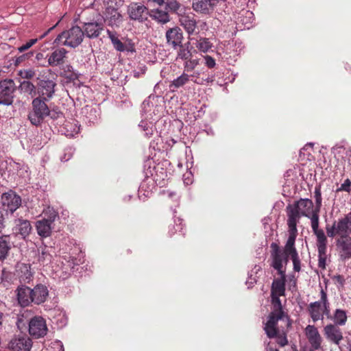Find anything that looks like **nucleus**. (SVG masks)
Returning <instances> with one entry per match:
<instances>
[{
    "label": "nucleus",
    "mask_w": 351,
    "mask_h": 351,
    "mask_svg": "<svg viewBox=\"0 0 351 351\" xmlns=\"http://www.w3.org/2000/svg\"><path fill=\"white\" fill-rule=\"evenodd\" d=\"M327 235L336 238V245L342 259L351 257V213L326 227Z\"/></svg>",
    "instance_id": "nucleus-1"
},
{
    "label": "nucleus",
    "mask_w": 351,
    "mask_h": 351,
    "mask_svg": "<svg viewBox=\"0 0 351 351\" xmlns=\"http://www.w3.org/2000/svg\"><path fill=\"white\" fill-rule=\"evenodd\" d=\"M47 100L41 97H35L32 101V108L29 111L27 119L34 126H40L47 117L56 119L62 115L61 112L51 114V111L47 104Z\"/></svg>",
    "instance_id": "nucleus-2"
},
{
    "label": "nucleus",
    "mask_w": 351,
    "mask_h": 351,
    "mask_svg": "<svg viewBox=\"0 0 351 351\" xmlns=\"http://www.w3.org/2000/svg\"><path fill=\"white\" fill-rule=\"evenodd\" d=\"M319 213L314 210V213L308 217L311 219V225L313 234L317 238V247L318 251V267L322 269L326 268V249L327 237L322 229L319 228Z\"/></svg>",
    "instance_id": "nucleus-3"
},
{
    "label": "nucleus",
    "mask_w": 351,
    "mask_h": 351,
    "mask_svg": "<svg viewBox=\"0 0 351 351\" xmlns=\"http://www.w3.org/2000/svg\"><path fill=\"white\" fill-rule=\"evenodd\" d=\"M287 213L288 227H291V223H292L295 228H297V223L301 216L309 217L314 213L313 203L310 199L301 198L293 205H288Z\"/></svg>",
    "instance_id": "nucleus-4"
},
{
    "label": "nucleus",
    "mask_w": 351,
    "mask_h": 351,
    "mask_svg": "<svg viewBox=\"0 0 351 351\" xmlns=\"http://www.w3.org/2000/svg\"><path fill=\"white\" fill-rule=\"evenodd\" d=\"M84 37V34L82 29L75 25L60 34L54 40L53 43L57 45H65L75 48L82 43Z\"/></svg>",
    "instance_id": "nucleus-5"
},
{
    "label": "nucleus",
    "mask_w": 351,
    "mask_h": 351,
    "mask_svg": "<svg viewBox=\"0 0 351 351\" xmlns=\"http://www.w3.org/2000/svg\"><path fill=\"white\" fill-rule=\"evenodd\" d=\"M270 248V266L276 269L278 274H283V273H285L284 267L288 263V258H287L286 254H284L278 243H271Z\"/></svg>",
    "instance_id": "nucleus-6"
},
{
    "label": "nucleus",
    "mask_w": 351,
    "mask_h": 351,
    "mask_svg": "<svg viewBox=\"0 0 351 351\" xmlns=\"http://www.w3.org/2000/svg\"><path fill=\"white\" fill-rule=\"evenodd\" d=\"M16 86L14 80L6 79L0 81V104L10 106L14 101Z\"/></svg>",
    "instance_id": "nucleus-7"
},
{
    "label": "nucleus",
    "mask_w": 351,
    "mask_h": 351,
    "mask_svg": "<svg viewBox=\"0 0 351 351\" xmlns=\"http://www.w3.org/2000/svg\"><path fill=\"white\" fill-rule=\"evenodd\" d=\"M286 318L289 320V316L287 314H280L278 313L271 312L268 317L267 321L264 324L263 329L269 339H273L277 336V332L279 331L277 324L279 320L284 319Z\"/></svg>",
    "instance_id": "nucleus-8"
},
{
    "label": "nucleus",
    "mask_w": 351,
    "mask_h": 351,
    "mask_svg": "<svg viewBox=\"0 0 351 351\" xmlns=\"http://www.w3.org/2000/svg\"><path fill=\"white\" fill-rule=\"evenodd\" d=\"M47 332V327L45 320L39 316L32 318L29 323V335L36 338L44 337Z\"/></svg>",
    "instance_id": "nucleus-9"
},
{
    "label": "nucleus",
    "mask_w": 351,
    "mask_h": 351,
    "mask_svg": "<svg viewBox=\"0 0 351 351\" xmlns=\"http://www.w3.org/2000/svg\"><path fill=\"white\" fill-rule=\"evenodd\" d=\"M3 208L7 212L14 213L21 204V198L15 192L10 191L1 195Z\"/></svg>",
    "instance_id": "nucleus-10"
},
{
    "label": "nucleus",
    "mask_w": 351,
    "mask_h": 351,
    "mask_svg": "<svg viewBox=\"0 0 351 351\" xmlns=\"http://www.w3.org/2000/svg\"><path fill=\"white\" fill-rule=\"evenodd\" d=\"M56 83L51 80H40L36 85L37 97L49 101L55 93Z\"/></svg>",
    "instance_id": "nucleus-11"
},
{
    "label": "nucleus",
    "mask_w": 351,
    "mask_h": 351,
    "mask_svg": "<svg viewBox=\"0 0 351 351\" xmlns=\"http://www.w3.org/2000/svg\"><path fill=\"white\" fill-rule=\"evenodd\" d=\"M291 227H289V237L282 252L284 254H286L287 258L290 257L291 259L293 257L298 256V253L295 245L298 230L297 228L294 227L293 224L291 223Z\"/></svg>",
    "instance_id": "nucleus-12"
},
{
    "label": "nucleus",
    "mask_w": 351,
    "mask_h": 351,
    "mask_svg": "<svg viewBox=\"0 0 351 351\" xmlns=\"http://www.w3.org/2000/svg\"><path fill=\"white\" fill-rule=\"evenodd\" d=\"M128 12L132 20L143 22L147 19L148 10L143 4L132 3L128 6Z\"/></svg>",
    "instance_id": "nucleus-13"
},
{
    "label": "nucleus",
    "mask_w": 351,
    "mask_h": 351,
    "mask_svg": "<svg viewBox=\"0 0 351 351\" xmlns=\"http://www.w3.org/2000/svg\"><path fill=\"white\" fill-rule=\"evenodd\" d=\"M167 44L173 49H176L182 45L183 34L182 29L178 27L169 28L165 34Z\"/></svg>",
    "instance_id": "nucleus-14"
},
{
    "label": "nucleus",
    "mask_w": 351,
    "mask_h": 351,
    "mask_svg": "<svg viewBox=\"0 0 351 351\" xmlns=\"http://www.w3.org/2000/svg\"><path fill=\"white\" fill-rule=\"evenodd\" d=\"M104 29V23L101 21H90L83 23V32L84 36L88 38H97Z\"/></svg>",
    "instance_id": "nucleus-15"
},
{
    "label": "nucleus",
    "mask_w": 351,
    "mask_h": 351,
    "mask_svg": "<svg viewBox=\"0 0 351 351\" xmlns=\"http://www.w3.org/2000/svg\"><path fill=\"white\" fill-rule=\"evenodd\" d=\"M32 346V340L27 337L14 338L9 343V348L12 351H30Z\"/></svg>",
    "instance_id": "nucleus-16"
},
{
    "label": "nucleus",
    "mask_w": 351,
    "mask_h": 351,
    "mask_svg": "<svg viewBox=\"0 0 351 351\" xmlns=\"http://www.w3.org/2000/svg\"><path fill=\"white\" fill-rule=\"evenodd\" d=\"M324 331L327 339L335 344L339 345L340 341L343 339V335L338 326L332 324H328L324 327Z\"/></svg>",
    "instance_id": "nucleus-17"
},
{
    "label": "nucleus",
    "mask_w": 351,
    "mask_h": 351,
    "mask_svg": "<svg viewBox=\"0 0 351 351\" xmlns=\"http://www.w3.org/2000/svg\"><path fill=\"white\" fill-rule=\"evenodd\" d=\"M32 302L40 304L43 303L49 295V291L45 285H37L34 289H31Z\"/></svg>",
    "instance_id": "nucleus-18"
},
{
    "label": "nucleus",
    "mask_w": 351,
    "mask_h": 351,
    "mask_svg": "<svg viewBox=\"0 0 351 351\" xmlns=\"http://www.w3.org/2000/svg\"><path fill=\"white\" fill-rule=\"evenodd\" d=\"M180 25L184 27L187 34L191 36L195 33L197 21L193 14H185L180 17Z\"/></svg>",
    "instance_id": "nucleus-19"
},
{
    "label": "nucleus",
    "mask_w": 351,
    "mask_h": 351,
    "mask_svg": "<svg viewBox=\"0 0 351 351\" xmlns=\"http://www.w3.org/2000/svg\"><path fill=\"white\" fill-rule=\"evenodd\" d=\"M306 335L314 350H318L321 346V337L317 329L311 325H308L306 328Z\"/></svg>",
    "instance_id": "nucleus-20"
},
{
    "label": "nucleus",
    "mask_w": 351,
    "mask_h": 351,
    "mask_svg": "<svg viewBox=\"0 0 351 351\" xmlns=\"http://www.w3.org/2000/svg\"><path fill=\"white\" fill-rule=\"evenodd\" d=\"M104 20L111 26H118L122 21V16L118 10L111 5L106 7L104 12Z\"/></svg>",
    "instance_id": "nucleus-21"
},
{
    "label": "nucleus",
    "mask_w": 351,
    "mask_h": 351,
    "mask_svg": "<svg viewBox=\"0 0 351 351\" xmlns=\"http://www.w3.org/2000/svg\"><path fill=\"white\" fill-rule=\"evenodd\" d=\"M17 300L20 306H27L32 302L31 289L26 286L19 287L16 289Z\"/></svg>",
    "instance_id": "nucleus-22"
},
{
    "label": "nucleus",
    "mask_w": 351,
    "mask_h": 351,
    "mask_svg": "<svg viewBox=\"0 0 351 351\" xmlns=\"http://www.w3.org/2000/svg\"><path fill=\"white\" fill-rule=\"evenodd\" d=\"M68 51L64 48H59L53 51L48 58V63L51 66H57L64 64Z\"/></svg>",
    "instance_id": "nucleus-23"
},
{
    "label": "nucleus",
    "mask_w": 351,
    "mask_h": 351,
    "mask_svg": "<svg viewBox=\"0 0 351 351\" xmlns=\"http://www.w3.org/2000/svg\"><path fill=\"white\" fill-rule=\"evenodd\" d=\"M215 5L213 0H197L192 4L193 9L197 12L209 14Z\"/></svg>",
    "instance_id": "nucleus-24"
},
{
    "label": "nucleus",
    "mask_w": 351,
    "mask_h": 351,
    "mask_svg": "<svg viewBox=\"0 0 351 351\" xmlns=\"http://www.w3.org/2000/svg\"><path fill=\"white\" fill-rule=\"evenodd\" d=\"M280 278L273 280L271 289V293L277 295H285L286 274H279Z\"/></svg>",
    "instance_id": "nucleus-25"
},
{
    "label": "nucleus",
    "mask_w": 351,
    "mask_h": 351,
    "mask_svg": "<svg viewBox=\"0 0 351 351\" xmlns=\"http://www.w3.org/2000/svg\"><path fill=\"white\" fill-rule=\"evenodd\" d=\"M52 223H49L47 220H38L36 223L37 233L42 237H47L51 234Z\"/></svg>",
    "instance_id": "nucleus-26"
},
{
    "label": "nucleus",
    "mask_w": 351,
    "mask_h": 351,
    "mask_svg": "<svg viewBox=\"0 0 351 351\" xmlns=\"http://www.w3.org/2000/svg\"><path fill=\"white\" fill-rule=\"evenodd\" d=\"M16 228L18 233L20 234L23 239L27 237L32 231L30 222L27 219H18L16 220Z\"/></svg>",
    "instance_id": "nucleus-27"
},
{
    "label": "nucleus",
    "mask_w": 351,
    "mask_h": 351,
    "mask_svg": "<svg viewBox=\"0 0 351 351\" xmlns=\"http://www.w3.org/2000/svg\"><path fill=\"white\" fill-rule=\"evenodd\" d=\"M308 311L313 322L323 319L320 300L311 302L308 306Z\"/></svg>",
    "instance_id": "nucleus-28"
},
{
    "label": "nucleus",
    "mask_w": 351,
    "mask_h": 351,
    "mask_svg": "<svg viewBox=\"0 0 351 351\" xmlns=\"http://www.w3.org/2000/svg\"><path fill=\"white\" fill-rule=\"evenodd\" d=\"M190 80V75L183 72L181 75L174 79L170 84L169 88L172 91H176L177 89L184 86Z\"/></svg>",
    "instance_id": "nucleus-29"
},
{
    "label": "nucleus",
    "mask_w": 351,
    "mask_h": 351,
    "mask_svg": "<svg viewBox=\"0 0 351 351\" xmlns=\"http://www.w3.org/2000/svg\"><path fill=\"white\" fill-rule=\"evenodd\" d=\"M10 238L9 235L0 237V259H4L10 250Z\"/></svg>",
    "instance_id": "nucleus-30"
},
{
    "label": "nucleus",
    "mask_w": 351,
    "mask_h": 351,
    "mask_svg": "<svg viewBox=\"0 0 351 351\" xmlns=\"http://www.w3.org/2000/svg\"><path fill=\"white\" fill-rule=\"evenodd\" d=\"M284 295H277L271 293V311L272 313H278L282 314H287L282 308L280 296Z\"/></svg>",
    "instance_id": "nucleus-31"
},
{
    "label": "nucleus",
    "mask_w": 351,
    "mask_h": 351,
    "mask_svg": "<svg viewBox=\"0 0 351 351\" xmlns=\"http://www.w3.org/2000/svg\"><path fill=\"white\" fill-rule=\"evenodd\" d=\"M107 34L112 42V44L113 45L114 48L117 51L122 52L126 50L125 45L117 36L116 32L107 29Z\"/></svg>",
    "instance_id": "nucleus-32"
},
{
    "label": "nucleus",
    "mask_w": 351,
    "mask_h": 351,
    "mask_svg": "<svg viewBox=\"0 0 351 351\" xmlns=\"http://www.w3.org/2000/svg\"><path fill=\"white\" fill-rule=\"evenodd\" d=\"M179 49L177 52L176 60H182L185 62L188 59H189L192 56V53L189 47V43L187 45H181L178 47Z\"/></svg>",
    "instance_id": "nucleus-33"
},
{
    "label": "nucleus",
    "mask_w": 351,
    "mask_h": 351,
    "mask_svg": "<svg viewBox=\"0 0 351 351\" xmlns=\"http://www.w3.org/2000/svg\"><path fill=\"white\" fill-rule=\"evenodd\" d=\"M334 322V325H344L347 321V315L346 311L341 309H337L333 315L329 317Z\"/></svg>",
    "instance_id": "nucleus-34"
},
{
    "label": "nucleus",
    "mask_w": 351,
    "mask_h": 351,
    "mask_svg": "<svg viewBox=\"0 0 351 351\" xmlns=\"http://www.w3.org/2000/svg\"><path fill=\"white\" fill-rule=\"evenodd\" d=\"M212 47L213 44L208 38L201 37L197 40L196 47L202 52H207Z\"/></svg>",
    "instance_id": "nucleus-35"
},
{
    "label": "nucleus",
    "mask_w": 351,
    "mask_h": 351,
    "mask_svg": "<svg viewBox=\"0 0 351 351\" xmlns=\"http://www.w3.org/2000/svg\"><path fill=\"white\" fill-rule=\"evenodd\" d=\"M43 213L45 217L43 219L47 220V221L51 223H53L58 217V212H56L53 208L50 206L44 209Z\"/></svg>",
    "instance_id": "nucleus-36"
},
{
    "label": "nucleus",
    "mask_w": 351,
    "mask_h": 351,
    "mask_svg": "<svg viewBox=\"0 0 351 351\" xmlns=\"http://www.w3.org/2000/svg\"><path fill=\"white\" fill-rule=\"evenodd\" d=\"M320 302L321 305L323 304V313L327 316L328 318L330 317V304L327 298V294L323 289L320 291Z\"/></svg>",
    "instance_id": "nucleus-37"
},
{
    "label": "nucleus",
    "mask_w": 351,
    "mask_h": 351,
    "mask_svg": "<svg viewBox=\"0 0 351 351\" xmlns=\"http://www.w3.org/2000/svg\"><path fill=\"white\" fill-rule=\"evenodd\" d=\"M19 89L21 92L28 93L29 95H34L36 93V86L29 81H23L21 82Z\"/></svg>",
    "instance_id": "nucleus-38"
},
{
    "label": "nucleus",
    "mask_w": 351,
    "mask_h": 351,
    "mask_svg": "<svg viewBox=\"0 0 351 351\" xmlns=\"http://www.w3.org/2000/svg\"><path fill=\"white\" fill-rule=\"evenodd\" d=\"M153 13V16L158 22L166 23L169 21V16L167 12L157 9L154 10Z\"/></svg>",
    "instance_id": "nucleus-39"
},
{
    "label": "nucleus",
    "mask_w": 351,
    "mask_h": 351,
    "mask_svg": "<svg viewBox=\"0 0 351 351\" xmlns=\"http://www.w3.org/2000/svg\"><path fill=\"white\" fill-rule=\"evenodd\" d=\"M314 198L315 201V207L314 208V210L320 211V208L322 207V198L321 186L319 184L315 186V187Z\"/></svg>",
    "instance_id": "nucleus-40"
},
{
    "label": "nucleus",
    "mask_w": 351,
    "mask_h": 351,
    "mask_svg": "<svg viewBox=\"0 0 351 351\" xmlns=\"http://www.w3.org/2000/svg\"><path fill=\"white\" fill-rule=\"evenodd\" d=\"M63 75L66 78L69 80H76L78 77V75L73 70V68L70 64H66L62 67Z\"/></svg>",
    "instance_id": "nucleus-41"
},
{
    "label": "nucleus",
    "mask_w": 351,
    "mask_h": 351,
    "mask_svg": "<svg viewBox=\"0 0 351 351\" xmlns=\"http://www.w3.org/2000/svg\"><path fill=\"white\" fill-rule=\"evenodd\" d=\"M199 64V59L193 58V56L184 62V72L192 71Z\"/></svg>",
    "instance_id": "nucleus-42"
},
{
    "label": "nucleus",
    "mask_w": 351,
    "mask_h": 351,
    "mask_svg": "<svg viewBox=\"0 0 351 351\" xmlns=\"http://www.w3.org/2000/svg\"><path fill=\"white\" fill-rule=\"evenodd\" d=\"M159 167H157L155 169H156V175H155V177H154V180H155V182L158 184H165V180H166L167 177V173L165 171H164L163 168H160V175L159 176L158 175V172H159Z\"/></svg>",
    "instance_id": "nucleus-43"
},
{
    "label": "nucleus",
    "mask_w": 351,
    "mask_h": 351,
    "mask_svg": "<svg viewBox=\"0 0 351 351\" xmlns=\"http://www.w3.org/2000/svg\"><path fill=\"white\" fill-rule=\"evenodd\" d=\"M180 7V4L176 0H167L165 3V9L169 12H177Z\"/></svg>",
    "instance_id": "nucleus-44"
},
{
    "label": "nucleus",
    "mask_w": 351,
    "mask_h": 351,
    "mask_svg": "<svg viewBox=\"0 0 351 351\" xmlns=\"http://www.w3.org/2000/svg\"><path fill=\"white\" fill-rule=\"evenodd\" d=\"M74 151L75 149L72 147L65 148L62 156H60L61 161L66 162L70 160L74 154Z\"/></svg>",
    "instance_id": "nucleus-45"
},
{
    "label": "nucleus",
    "mask_w": 351,
    "mask_h": 351,
    "mask_svg": "<svg viewBox=\"0 0 351 351\" xmlns=\"http://www.w3.org/2000/svg\"><path fill=\"white\" fill-rule=\"evenodd\" d=\"M274 338H276L277 343L281 347H284L288 344V339L285 332L279 333L278 331L277 332V336Z\"/></svg>",
    "instance_id": "nucleus-46"
},
{
    "label": "nucleus",
    "mask_w": 351,
    "mask_h": 351,
    "mask_svg": "<svg viewBox=\"0 0 351 351\" xmlns=\"http://www.w3.org/2000/svg\"><path fill=\"white\" fill-rule=\"evenodd\" d=\"M38 41V38L31 39L28 42H27L25 44L23 45L22 46L19 47L18 48V50L19 52H23L28 49H29L32 46H33L34 44H36Z\"/></svg>",
    "instance_id": "nucleus-47"
},
{
    "label": "nucleus",
    "mask_w": 351,
    "mask_h": 351,
    "mask_svg": "<svg viewBox=\"0 0 351 351\" xmlns=\"http://www.w3.org/2000/svg\"><path fill=\"white\" fill-rule=\"evenodd\" d=\"M351 190V181L348 178L340 186V187L337 188L336 191H347L350 192Z\"/></svg>",
    "instance_id": "nucleus-48"
},
{
    "label": "nucleus",
    "mask_w": 351,
    "mask_h": 351,
    "mask_svg": "<svg viewBox=\"0 0 351 351\" xmlns=\"http://www.w3.org/2000/svg\"><path fill=\"white\" fill-rule=\"evenodd\" d=\"M19 75L23 79L29 80L35 75V72L32 69L20 71Z\"/></svg>",
    "instance_id": "nucleus-49"
},
{
    "label": "nucleus",
    "mask_w": 351,
    "mask_h": 351,
    "mask_svg": "<svg viewBox=\"0 0 351 351\" xmlns=\"http://www.w3.org/2000/svg\"><path fill=\"white\" fill-rule=\"evenodd\" d=\"M204 58L205 60V64L207 67L210 69L215 67L216 63L215 59L213 57L206 55L204 57Z\"/></svg>",
    "instance_id": "nucleus-50"
},
{
    "label": "nucleus",
    "mask_w": 351,
    "mask_h": 351,
    "mask_svg": "<svg viewBox=\"0 0 351 351\" xmlns=\"http://www.w3.org/2000/svg\"><path fill=\"white\" fill-rule=\"evenodd\" d=\"M291 261L293 262V270L295 271H298L299 272L301 269V262H300V259L299 258V256H297L295 257H293L291 258Z\"/></svg>",
    "instance_id": "nucleus-51"
},
{
    "label": "nucleus",
    "mask_w": 351,
    "mask_h": 351,
    "mask_svg": "<svg viewBox=\"0 0 351 351\" xmlns=\"http://www.w3.org/2000/svg\"><path fill=\"white\" fill-rule=\"evenodd\" d=\"M84 110H85V111L86 112V113H89V114H90V116L94 115V116H95V117L96 118V117H97V116H96L97 110H96V109H95V108H89V107L86 106V107L84 108ZM87 118L88 119V121H91V122H93V121H94V120L95 119L92 118L91 117H87Z\"/></svg>",
    "instance_id": "nucleus-52"
},
{
    "label": "nucleus",
    "mask_w": 351,
    "mask_h": 351,
    "mask_svg": "<svg viewBox=\"0 0 351 351\" xmlns=\"http://www.w3.org/2000/svg\"><path fill=\"white\" fill-rule=\"evenodd\" d=\"M51 348L57 351H64L63 345L61 341H57L52 343Z\"/></svg>",
    "instance_id": "nucleus-53"
},
{
    "label": "nucleus",
    "mask_w": 351,
    "mask_h": 351,
    "mask_svg": "<svg viewBox=\"0 0 351 351\" xmlns=\"http://www.w3.org/2000/svg\"><path fill=\"white\" fill-rule=\"evenodd\" d=\"M138 127L141 128L142 129V130L147 131L152 126H151V123H148L146 121H142L139 123Z\"/></svg>",
    "instance_id": "nucleus-54"
},
{
    "label": "nucleus",
    "mask_w": 351,
    "mask_h": 351,
    "mask_svg": "<svg viewBox=\"0 0 351 351\" xmlns=\"http://www.w3.org/2000/svg\"><path fill=\"white\" fill-rule=\"evenodd\" d=\"M4 217L1 211H0V232L4 228Z\"/></svg>",
    "instance_id": "nucleus-55"
},
{
    "label": "nucleus",
    "mask_w": 351,
    "mask_h": 351,
    "mask_svg": "<svg viewBox=\"0 0 351 351\" xmlns=\"http://www.w3.org/2000/svg\"><path fill=\"white\" fill-rule=\"evenodd\" d=\"M145 136L147 138H150L153 135V132H154L152 126L151 128H149V130H147V131H145Z\"/></svg>",
    "instance_id": "nucleus-56"
},
{
    "label": "nucleus",
    "mask_w": 351,
    "mask_h": 351,
    "mask_svg": "<svg viewBox=\"0 0 351 351\" xmlns=\"http://www.w3.org/2000/svg\"><path fill=\"white\" fill-rule=\"evenodd\" d=\"M80 132V127H78L76 124H75V128L73 129V131H71V132L68 133L67 135L73 136L74 134H78Z\"/></svg>",
    "instance_id": "nucleus-57"
},
{
    "label": "nucleus",
    "mask_w": 351,
    "mask_h": 351,
    "mask_svg": "<svg viewBox=\"0 0 351 351\" xmlns=\"http://www.w3.org/2000/svg\"><path fill=\"white\" fill-rule=\"evenodd\" d=\"M10 275V273L6 272L5 270H3L2 275H1V280L2 281H8V276Z\"/></svg>",
    "instance_id": "nucleus-58"
},
{
    "label": "nucleus",
    "mask_w": 351,
    "mask_h": 351,
    "mask_svg": "<svg viewBox=\"0 0 351 351\" xmlns=\"http://www.w3.org/2000/svg\"><path fill=\"white\" fill-rule=\"evenodd\" d=\"M58 25V23H56L54 26H53L52 27L49 28L46 32H45L43 35L40 36V38L39 39H42L45 36H46L48 33L51 30L53 29L56 25Z\"/></svg>",
    "instance_id": "nucleus-59"
},
{
    "label": "nucleus",
    "mask_w": 351,
    "mask_h": 351,
    "mask_svg": "<svg viewBox=\"0 0 351 351\" xmlns=\"http://www.w3.org/2000/svg\"><path fill=\"white\" fill-rule=\"evenodd\" d=\"M43 54L42 53H38L36 55V59L37 60H40L43 58Z\"/></svg>",
    "instance_id": "nucleus-60"
},
{
    "label": "nucleus",
    "mask_w": 351,
    "mask_h": 351,
    "mask_svg": "<svg viewBox=\"0 0 351 351\" xmlns=\"http://www.w3.org/2000/svg\"><path fill=\"white\" fill-rule=\"evenodd\" d=\"M206 83L213 82L214 81V77L212 76L210 77H207L206 79L204 80Z\"/></svg>",
    "instance_id": "nucleus-61"
},
{
    "label": "nucleus",
    "mask_w": 351,
    "mask_h": 351,
    "mask_svg": "<svg viewBox=\"0 0 351 351\" xmlns=\"http://www.w3.org/2000/svg\"><path fill=\"white\" fill-rule=\"evenodd\" d=\"M266 351H278V350L274 349L273 348H268L266 349Z\"/></svg>",
    "instance_id": "nucleus-62"
},
{
    "label": "nucleus",
    "mask_w": 351,
    "mask_h": 351,
    "mask_svg": "<svg viewBox=\"0 0 351 351\" xmlns=\"http://www.w3.org/2000/svg\"><path fill=\"white\" fill-rule=\"evenodd\" d=\"M200 27L204 29L206 27V23L205 22H202L201 24H200Z\"/></svg>",
    "instance_id": "nucleus-63"
},
{
    "label": "nucleus",
    "mask_w": 351,
    "mask_h": 351,
    "mask_svg": "<svg viewBox=\"0 0 351 351\" xmlns=\"http://www.w3.org/2000/svg\"><path fill=\"white\" fill-rule=\"evenodd\" d=\"M23 56H20L19 58H17L16 62H21L23 60Z\"/></svg>",
    "instance_id": "nucleus-64"
}]
</instances>
